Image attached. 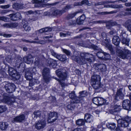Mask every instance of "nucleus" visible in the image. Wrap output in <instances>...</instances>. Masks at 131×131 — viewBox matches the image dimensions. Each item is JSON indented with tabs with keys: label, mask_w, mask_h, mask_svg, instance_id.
<instances>
[{
	"label": "nucleus",
	"mask_w": 131,
	"mask_h": 131,
	"mask_svg": "<svg viewBox=\"0 0 131 131\" xmlns=\"http://www.w3.org/2000/svg\"><path fill=\"white\" fill-rule=\"evenodd\" d=\"M94 22L95 24H101L104 22L103 21L101 20L96 21H94Z\"/></svg>",
	"instance_id": "obj_58"
},
{
	"label": "nucleus",
	"mask_w": 131,
	"mask_h": 131,
	"mask_svg": "<svg viewBox=\"0 0 131 131\" xmlns=\"http://www.w3.org/2000/svg\"><path fill=\"white\" fill-rule=\"evenodd\" d=\"M107 7H111L114 8H122L123 7L121 5L111 4L108 5Z\"/></svg>",
	"instance_id": "obj_38"
},
{
	"label": "nucleus",
	"mask_w": 131,
	"mask_h": 131,
	"mask_svg": "<svg viewBox=\"0 0 131 131\" xmlns=\"http://www.w3.org/2000/svg\"><path fill=\"white\" fill-rule=\"evenodd\" d=\"M122 106L125 109L128 110L130 109L131 105L130 101L127 99L124 100L123 102Z\"/></svg>",
	"instance_id": "obj_14"
},
{
	"label": "nucleus",
	"mask_w": 131,
	"mask_h": 131,
	"mask_svg": "<svg viewBox=\"0 0 131 131\" xmlns=\"http://www.w3.org/2000/svg\"><path fill=\"white\" fill-rule=\"evenodd\" d=\"M125 5L126 6H131V2L129 3H125Z\"/></svg>",
	"instance_id": "obj_64"
},
{
	"label": "nucleus",
	"mask_w": 131,
	"mask_h": 131,
	"mask_svg": "<svg viewBox=\"0 0 131 131\" xmlns=\"http://www.w3.org/2000/svg\"><path fill=\"white\" fill-rule=\"evenodd\" d=\"M93 102L94 104L96 105H101L105 103L106 101L102 97H96L93 98Z\"/></svg>",
	"instance_id": "obj_6"
},
{
	"label": "nucleus",
	"mask_w": 131,
	"mask_h": 131,
	"mask_svg": "<svg viewBox=\"0 0 131 131\" xmlns=\"http://www.w3.org/2000/svg\"><path fill=\"white\" fill-rule=\"evenodd\" d=\"M73 6L71 5H68L62 9V10L65 12V13L69 9L73 8Z\"/></svg>",
	"instance_id": "obj_39"
},
{
	"label": "nucleus",
	"mask_w": 131,
	"mask_h": 131,
	"mask_svg": "<svg viewBox=\"0 0 131 131\" xmlns=\"http://www.w3.org/2000/svg\"><path fill=\"white\" fill-rule=\"evenodd\" d=\"M120 39L117 36H114L112 39V42L116 46H118L120 43Z\"/></svg>",
	"instance_id": "obj_22"
},
{
	"label": "nucleus",
	"mask_w": 131,
	"mask_h": 131,
	"mask_svg": "<svg viewBox=\"0 0 131 131\" xmlns=\"http://www.w3.org/2000/svg\"><path fill=\"white\" fill-rule=\"evenodd\" d=\"M7 110L6 107L4 106H0V113L5 111Z\"/></svg>",
	"instance_id": "obj_45"
},
{
	"label": "nucleus",
	"mask_w": 131,
	"mask_h": 131,
	"mask_svg": "<svg viewBox=\"0 0 131 131\" xmlns=\"http://www.w3.org/2000/svg\"><path fill=\"white\" fill-rule=\"evenodd\" d=\"M72 131H83V130L82 128H77L74 129Z\"/></svg>",
	"instance_id": "obj_60"
},
{
	"label": "nucleus",
	"mask_w": 131,
	"mask_h": 131,
	"mask_svg": "<svg viewBox=\"0 0 131 131\" xmlns=\"http://www.w3.org/2000/svg\"><path fill=\"white\" fill-rule=\"evenodd\" d=\"M43 29L44 31V32H49L51 31L52 30V29L51 28H43Z\"/></svg>",
	"instance_id": "obj_53"
},
{
	"label": "nucleus",
	"mask_w": 131,
	"mask_h": 131,
	"mask_svg": "<svg viewBox=\"0 0 131 131\" xmlns=\"http://www.w3.org/2000/svg\"><path fill=\"white\" fill-rule=\"evenodd\" d=\"M34 114L35 115V117H39L40 116L41 113L40 112L38 111L34 112Z\"/></svg>",
	"instance_id": "obj_48"
},
{
	"label": "nucleus",
	"mask_w": 131,
	"mask_h": 131,
	"mask_svg": "<svg viewBox=\"0 0 131 131\" xmlns=\"http://www.w3.org/2000/svg\"><path fill=\"white\" fill-rule=\"evenodd\" d=\"M85 19V16L84 14H83L81 16L79 17H78L76 21H74L71 24H74L76 23L80 25L81 24V22L84 21Z\"/></svg>",
	"instance_id": "obj_19"
},
{
	"label": "nucleus",
	"mask_w": 131,
	"mask_h": 131,
	"mask_svg": "<svg viewBox=\"0 0 131 131\" xmlns=\"http://www.w3.org/2000/svg\"><path fill=\"white\" fill-rule=\"evenodd\" d=\"M49 72V69L47 68H45L42 71V74L43 79L45 82L47 83L50 80Z\"/></svg>",
	"instance_id": "obj_4"
},
{
	"label": "nucleus",
	"mask_w": 131,
	"mask_h": 131,
	"mask_svg": "<svg viewBox=\"0 0 131 131\" xmlns=\"http://www.w3.org/2000/svg\"><path fill=\"white\" fill-rule=\"evenodd\" d=\"M106 126L108 128H109L111 130H113L116 127L115 124L114 123H108L107 124Z\"/></svg>",
	"instance_id": "obj_36"
},
{
	"label": "nucleus",
	"mask_w": 131,
	"mask_h": 131,
	"mask_svg": "<svg viewBox=\"0 0 131 131\" xmlns=\"http://www.w3.org/2000/svg\"><path fill=\"white\" fill-rule=\"evenodd\" d=\"M118 125V127H125L128 125V124L124 119H119L117 121Z\"/></svg>",
	"instance_id": "obj_15"
},
{
	"label": "nucleus",
	"mask_w": 131,
	"mask_h": 131,
	"mask_svg": "<svg viewBox=\"0 0 131 131\" xmlns=\"http://www.w3.org/2000/svg\"><path fill=\"white\" fill-rule=\"evenodd\" d=\"M92 86L95 90L99 89L101 88L100 83L97 84L95 85V84L94 85H93Z\"/></svg>",
	"instance_id": "obj_50"
},
{
	"label": "nucleus",
	"mask_w": 131,
	"mask_h": 131,
	"mask_svg": "<svg viewBox=\"0 0 131 131\" xmlns=\"http://www.w3.org/2000/svg\"><path fill=\"white\" fill-rule=\"evenodd\" d=\"M56 73L58 77L62 80L66 79L67 74L66 70L63 69H59L56 71Z\"/></svg>",
	"instance_id": "obj_2"
},
{
	"label": "nucleus",
	"mask_w": 131,
	"mask_h": 131,
	"mask_svg": "<svg viewBox=\"0 0 131 131\" xmlns=\"http://www.w3.org/2000/svg\"><path fill=\"white\" fill-rule=\"evenodd\" d=\"M70 35V33L69 32H67L66 33H63L62 32L60 33V36L61 37H65L67 36Z\"/></svg>",
	"instance_id": "obj_42"
},
{
	"label": "nucleus",
	"mask_w": 131,
	"mask_h": 131,
	"mask_svg": "<svg viewBox=\"0 0 131 131\" xmlns=\"http://www.w3.org/2000/svg\"><path fill=\"white\" fill-rule=\"evenodd\" d=\"M84 118L85 121L89 123L92 122L93 119V116L88 113H86L85 114Z\"/></svg>",
	"instance_id": "obj_18"
},
{
	"label": "nucleus",
	"mask_w": 131,
	"mask_h": 131,
	"mask_svg": "<svg viewBox=\"0 0 131 131\" xmlns=\"http://www.w3.org/2000/svg\"><path fill=\"white\" fill-rule=\"evenodd\" d=\"M69 96L71 99L73 100L74 98L76 97L75 92L72 91L69 94Z\"/></svg>",
	"instance_id": "obj_46"
},
{
	"label": "nucleus",
	"mask_w": 131,
	"mask_h": 131,
	"mask_svg": "<svg viewBox=\"0 0 131 131\" xmlns=\"http://www.w3.org/2000/svg\"><path fill=\"white\" fill-rule=\"evenodd\" d=\"M121 38L122 39L121 42L123 44L128 46L129 45L130 39H126L125 37L126 36V34L124 32H122L120 35Z\"/></svg>",
	"instance_id": "obj_9"
},
{
	"label": "nucleus",
	"mask_w": 131,
	"mask_h": 131,
	"mask_svg": "<svg viewBox=\"0 0 131 131\" xmlns=\"http://www.w3.org/2000/svg\"><path fill=\"white\" fill-rule=\"evenodd\" d=\"M5 88L7 92L11 93L14 91L15 86L14 84L10 83L6 85Z\"/></svg>",
	"instance_id": "obj_10"
},
{
	"label": "nucleus",
	"mask_w": 131,
	"mask_h": 131,
	"mask_svg": "<svg viewBox=\"0 0 131 131\" xmlns=\"http://www.w3.org/2000/svg\"><path fill=\"white\" fill-rule=\"evenodd\" d=\"M46 126V122L43 120L39 121L35 124V127L37 129H42L45 127Z\"/></svg>",
	"instance_id": "obj_8"
},
{
	"label": "nucleus",
	"mask_w": 131,
	"mask_h": 131,
	"mask_svg": "<svg viewBox=\"0 0 131 131\" xmlns=\"http://www.w3.org/2000/svg\"><path fill=\"white\" fill-rule=\"evenodd\" d=\"M121 106L119 105H116L114 106L113 108L110 110V112L112 114H113L114 112L119 111L121 110Z\"/></svg>",
	"instance_id": "obj_23"
},
{
	"label": "nucleus",
	"mask_w": 131,
	"mask_h": 131,
	"mask_svg": "<svg viewBox=\"0 0 131 131\" xmlns=\"http://www.w3.org/2000/svg\"><path fill=\"white\" fill-rule=\"evenodd\" d=\"M100 81V77L99 75H94L92 76L91 79V83Z\"/></svg>",
	"instance_id": "obj_24"
},
{
	"label": "nucleus",
	"mask_w": 131,
	"mask_h": 131,
	"mask_svg": "<svg viewBox=\"0 0 131 131\" xmlns=\"http://www.w3.org/2000/svg\"><path fill=\"white\" fill-rule=\"evenodd\" d=\"M58 117V114L56 112L50 113L47 120L48 123H51L53 122L57 119Z\"/></svg>",
	"instance_id": "obj_5"
},
{
	"label": "nucleus",
	"mask_w": 131,
	"mask_h": 131,
	"mask_svg": "<svg viewBox=\"0 0 131 131\" xmlns=\"http://www.w3.org/2000/svg\"><path fill=\"white\" fill-rule=\"evenodd\" d=\"M22 7L21 5L18 3H14L13 5V8L17 10L21 9Z\"/></svg>",
	"instance_id": "obj_34"
},
{
	"label": "nucleus",
	"mask_w": 131,
	"mask_h": 131,
	"mask_svg": "<svg viewBox=\"0 0 131 131\" xmlns=\"http://www.w3.org/2000/svg\"><path fill=\"white\" fill-rule=\"evenodd\" d=\"M124 119L125 121L126 122H127L128 125L129 124V123H130L131 122V117H130L128 116H126L124 118Z\"/></svg>",
	"instance_id": "obj_47"
},
{
	"label": "nucleus",
	"mask_w": 131,
	"mask_h": 131,
	"mask_svg": "<svg viewBox=\"0 0 131 131\" xmlns=\"http://www.w3.org/2000/svg\"><path fill=\"white\" fill-rule=\"evenodd\" d=\"M91 83V84H92V85H94V84H95V85H96V84H98L100 83V81H96V82H92V83Z\"/></svg>",
	"instance_id": "obj_62"
},
{
	"label": "nucleus",
	"mask_w": 131,
	"mask_h": 131,
	"mask_svg": "<svg viewBox=\"0 0 131 131\" xmlns=\"http://www.w3.org/2000/svg\"><path fill=\"white\" fill-rule=\"evenodd\" d=\"M11 100L7 96H4L3 99V101L5 103L9 104H11Z\"/></svg>",
	"instance_id": "obj_30"
},
{
	"label": "nucleus",
	"mask_w": 131,
	"mask_h": 131,
	"mask_svg": "<svg viewBox=\"0 0 131 131\" xmlns=\"http://www.w3.org/2000/svg\"><path fill=\"white\" fill-rule=\"evenodd\" d=\"M77 125L79 126H81L84 125L85 124V121L84 119H80L76 121Z\"/></svg>",
	"instance_id": "obj_28"
},
{
	"label": "nucleus",
	"mask_w": 131,
	"mask_h": 131,
	"mask_svg": "<svg viewBox=\"0 0 131 131\" xmlns=\"http://www.w3.org/2000/svg\"><path fill=\"white\" fill-rule=\"evenodd\" d=\"M14 69L12 68H9L8 69V71L9 72H10L11 74H13V71Z\"/></svg>",
	"instance_id": "obj_61"
},
{
	"label": "nucleus",
	"mask_w": 131,
	"mask_h": 131,
	"mask_svg": "<svg viewBox=\"0 0 131 131\" xmlns=\"http://www.w3.org/2000/svg\"><path fill=\"white\" fill-rule=\"evenodd\" d=\"M57 58L60 61H65L66 59V58L65 55H59Z\"/></svg>",
	"instance_id": "obj_31"
},
{
	"label": "nucleus",
	"mask_w": 131,
	"mask_h": 131,
	"mask_svg": "<svg viewBox=\"0 0 131 131\" xmlns=\"http://www.w3.org/2000/svg\"><path fill=\"white\" fill-rule=\"evenodd\" d=\"M47 62L50 67H52L54 69L56 68L57 65L56 60L53 59L49 58L47 60Z\"/></svg>",
	"instance_id": "obj_16"
},
{
	"label": "nucleus",
	"mask_w": 131,
	"mask_h": 131,
	"mask_svg": "<svg viewBox=\"0 0 131 131\" xmlns=\"http://www.w3.org/2000/svg\"><path fill=\"white\" fill-rule=\"evenodd\" d=\"M96 55L97 57L100 59L103 58V56L106 57H110V55L108 53L104 52H98L97 53Z\"/></svg>",
	"instance_id": "obj_21"
},
{
	"label": "nucleus",
	"mask_w": 131,
	"mask_h": 131,
	"mask_svg": "<svg viewBox=\"0 0 131 131\" xmlns=\"http://www.w3.org/2000/svg\"><path fill=\"white\" fill-rule=\"evenodd\" d=\"M91 46L94 50H97L98 48L97 46L94 45H92Z\"/></svg>",
	"instance_id": "obj_63"
},
{
	"label": "nucleus",
	"mask_w": 131,
	"mask_h": 131,
	"mask_svg": "<svg viewBox=\"0 0 131 131\" xmlns=\"http://www.w3.org/2000/svg\"><path fill=\"white\" fill-rule=\"evenodd\" d=\"M96 68L102 72L105 71L106 70V67L103 64H100L97 65Z\"/></svg>",
	"instance_id": "obj_27"
},
{
	"label": "nucleus",
	"mask_w": 131,
	"mask_h": 131,
	"mask_svg": "<svg viewBox=\"0 0 131 131\" xmlns=\"http://www.w3.org/2000/svg\"><path fill=\"white\" fill-rule=\"evenodd\" d=\"M1 26L4 28H10V23H6L1 25Z\"/></svg>",
	"instance_id": "obj_52"
},
{
	"label": "nucleus",
	"mask_w": 131,
	"mask_h": 131,
	"mask_svg": "<svg viewBox=\"0 0 131 131\" xmlns=\"http://www.w3.org/2000/svg\"><path fill=\"white\" fill-rule=\"evenodd\" d=\"M88 3V0H84L82 1L81 2H78L75 4V6H81L83 4H87Z\"/></svg>",
	"instance_id": "obj_35"
},
{
	"label": "nucleus",
	"mask_w": 131,
	"mask_h": 131,
	"mask_svg": "<svg viewBox=\"0 0 131 131\" xmlns=\"http://www.w3.org/2000/svg\"><path fill=\"white\" fill-rule=\"evenodd\" d=\"M18 25L17 23H10V28H15Z\"/></svg>",
	"instance_id": "obj_54"
},
{
	"label": "nucleus",
	"mask_w": 131,
	"mask_h": 131,
	"mask_svg": "<svg viewBox=\"0 0 131 131\" xmlns=\"http://www.w3.org/2000/svg\"><path fill=\"white\" fill-rule=\"evenodd\" d=\"M25 118V116L23 114H22L13 118L12 120V122H21L24 121Z\"/></svg>",
	"instance_id": "obj_12"
},
{
	"label": "nucleus",
	"mask_w": 131,
	"mask_h": 131,
	"mask_svg": "<svg viewBox=\"0 0 131 131\" xmlns=\"http://www.w3.org/2000/svg\"><path fill=\"white\" fill-rule=\"evenodd\" d=\"M64 13L65 12L62 10H57L53 11L52 13V14L53 15L55 16L57 15L60 16Z\"/></svg>",
	"instance_id": "obj_25"
},
{
	"label": "nucleus",
	"mask_w": 131,
	"mask_h": 131,
	"mask_svg": "<svg viewBox=\"0 0 131 131\" xmlns=\"http://www.w3.org/2000/svg\"><path fill=\"white\" fill-rule=\"evenodd\" d=\"M0 20L5 22H7L9 20V19L8 18L5 17L4 16H0Z\"/></svg>",
	"instance_id": "obj_44"
},
{
	"label": "nucleus",
	"mask_w": 131,
	"mask_h": 131,
	"mask_svg": "<svg viewBox=\"0 0 131 131\" xmlns=\"http://www.w3.org/2000/svg\"><path fill=\"white\" fill-rule=\"evenodd\" d=\"M45 1V0H41V1H39L38 0H34L32 1V3H35L36 4H40L42 2H44Z\"/></svg>",
	"instance_id": "obj_49"
},
{
	"label": "nucleus",
	"mask_w": 131,
	"mask_h": 131,
	"mask_svg": "<svg viewBox=\"0 0 131 131\" xmlns=\"http://www.w3.org/2000/svg\"><path fill=\"white\" fill-rule=\"evenodd\" d=\"M36 71L35 68H31L26 72L25 76L27 80H30L32 79V74L35 72Z\"/></svg>",
	"instance_id": "obj_7"
},
{
	"label": "nucleus",
	"mask_w": 131,
	"mask_h": 131,
	"mask_svg": "<svg viewBox=\"0 0 131 131\" xmlns=\"http://www.w3.org/2000/svg\"><path fill=\"white\" fill-rule=\"evenodd\" d=\"M9 16L10 17L11 19L13 21L18 20L21 18V14L19 13L10 14Z\"/></svg>",
	"instance_id": "obj_13"
},
{
	"label": "nucleus",
	"mask_w": 131,
	"mask_h": 131,
	"mask_svg": "<svg viewBox=\"0 0 131 131\" xmlns=\"http://www.w3.org/2000/svg\"><path fill=\"white\" fill-rule=\"evenodd\" d=\"M79 96L82 98H83L87 95V93L85 91H83L79 93Z\"/></svg>",
	"instance_id": "obj_40"
},
{
	"label": "nucleus",
	"mask_w": 131,
	"mask_h": 131,
	"mask_svg": "<svg viewBox=\"0 0 131 131\" xmlns=\"http://www.w3.org/2000/svg\"><path fill=\"white\" fill-rule=\"evenodd\" d=\"M72 59L81 64L90 63L94 61V56L88 53L82 52L80 55H74L72 57Z\"/></svg>",
	"instance_id": "obj_1"
},
{
	"label": "nucleus",
	"mask_w": 131,
	"mask_h": 131,
	"mask_svg": "<svg viewBox=\"0 0 131 131\" xmlns=\"http://www.w3.org/2000/svg\"><path fill=\"white\" fill-rule=\"evenodd\" d=\"M116 53L118 56L121 58L124 59L127 57V55L130 53V51L128 50L124 49V51L119 49H117Z\"/></svg>",
	"instance_id": "obj_3"
},
{
	"label": "nucleus",
	"mask_w": 131,
	"mask_h": 131,
	"mask_svg": "<svg viewBox=\"0 0 131 131\" xmlns=\"http://www.w3.org/2000/svg\"><path fill=\"white\" fill-rule=\"evenodd\" d=\"M80 12V11H79L73 13L69 14L68 15L67 17L69 19H72L75 17L77 14Z\"/></svg>",
	"instance_id": "obj_37"
},
{
	"label": "nucleus",
	"mask_w": 131,
	"mask_h": 131,
	"mask_svg": "<svg viewBox=\"0 0 131 131\" xmlns=\"http://www.w3.org/2000/svg\"><path fill=\"white\" fill-rule=\"evenodd\" d=\"M83 98L81 97L80 96L79 97L76 96L73 100V102L75 103H79L81 102L83 100Z\"/></svg>",
	"instance_id": "obj_33"
},
{
	"label": "nucleus",
	"mask_w": 131,
	"mask_h": 131,
	"mask_svg": "<svg viewBox=\"0 0 131 131\" xmlns=\"http://www.w3.org/2000/svg\"><path fill=\"white\" fill-rule=\"evenodd\" d=\"M29 80V85L31 87L33 86L36 83H39L38 82V80L36 79H32Z\"/></svg>",
	"instance_id": "obj_32"
},
{
	"label": "nucleus",
	"mask_w": 131,
	"mask_h": 131,
	"mask_svg": "<svg viewBox=\"0 0 131 131\" xmlns=\"http://www.w3.org/2000/svg\"><path fill=\"white\" fill-rule=\"evenodd\" d=\"M33 59L32 56L31 55H29L27 56L24 57L23 58V60L25 63L28 64H29L30 63L32 62Z\"/></svg>",
	"instance_id": "obj_20"
},
{
	"label": "nucleus",
	"mask_w": 131,
	"mask_h": 131,
	"mask_svg": "<svg viewBox=\"0 0 131 131\" xmlns=\"http://www.w3.org/2000/svg\"><path fill=\"white\" fill-rule=\"evenodd\" d=\"M63 51L67 55H69L70 54V52L68 50L65 49H63Z\"/></svg>",
	"instance_id": "obj_55"
},
{
	"label": "nucleus",
	"mask_w": 131,
	"mask_h": 131,
	"mask_svg": "<svg viewBox=\"0 0 131 131\" xmlns=\"http://www.w3.org/2000/svg\"><path fill=\"white\" fill-rule=\"evenodd\" d=\"M116 12L115 11H112L110 12H103L101 13L102 15H105L106 14H112L114 13H115Z\"/></svg>",
	"instance_id": "obj_51"
},
{
	"label": "nucleus",
	"mask_w": 131,
	"mask_h": 131,
	"mask_svg": "<svg viewBox=\"0 0 131 131\" xmlns=\"http://www.w3.org/2000/svg\"><path fill=\"white\" fill-rule=\"evenodd\" d=\"M9 5H2L0 6L3 9H6L10 7Z\"/></svg>",
	"instance_id": "obj_56"
},
{
	"label": "nucleus",
	"mask_w": 131,
	"mask_h": 131,
	"mask_svg": "<svg viewBox=\"0 0 131 131\" xmlns=\"http://www.w3.org/2000/svg\"><path fill=\"white\" fill-rule=\"evenodd\" d=\"M102 44L107 48L111 52H113V48L111 44H110L108 40L107 39H105L104 42H102Z\"/></svg>",
	"instance_id": "obj_17"
},
{
	"label": "nucleus",
	"mask_w": 131,
	"mask_h": 131,
	"mask_svg": "<svg viewBox=\"0 0 131 131\" xmlns=\"http://www.w3.org/2000/svg\"><path fill=\"white\" fill-rule=\"evenodd\" d=\"M123 89L121 88L118 90L117 91L116 94L114 97L115 100L117 101L119 99H122L124 96L122 92Z\"/></svg>",
	"instance_id": "obj_11"
},
{
	"label": "nucleus",
	"mask_w": 131,
	"mask_h": 131,
	"mask_svg": "<svg viewBox=\"0 0 131 131\" xmlns=\"http://www.w3.org/2000/svg\"><path fill=\"white\" fill-rule=\"evenodd\" d=\"M50 51L51 54L53 56L57 58L59 54H58L56 53L55 52L54 50L52 49H50Z\"/></svg>",
	"instance_id": "obj_43"
},
{
	"label": "nucleus",
	"mask_w": 131,
	"mask_h": 131,
	"mask_svg": "<svg viewBox=\"0 0 131 131\" xmlns=\"http://www.w3.org/2000/svg\"><path fill=\"white\" fill-rule=\"evenodd\" d=\"M8 126L7 123L0 122V129L2 130L5 129Z\"/></svg>",
	"instance_id": "obj_29"
},
{
	"label": "nucleus",
	"mask_w": 131,
	"mask_h": 131,
	"mask_svg": "<svg viewBox=\"0 0 131 131\" xmlns=\"http://www.w3.org/2000/svg\"><path fill=\"white\" fill-rule=\"evenodd\" d=\"M23 28L26 31H28L30 30L31 28L27 22L23 21Z\"/></svg>",
	"instance_id": "obj_26"
},
{
	"label": "nucleus",
	"mask_w": 131,
	"mask_h": 131,
	"mask_svg": "<svg viewBox=\"0 0 131 131\" xmlns=\"http://www.w3.org/2000/svg\"><path fill=\"white\" fill-rule=\"evenodd\" d=\"M11 102V104H10V105H13L14 106V107H15L17 106V103L16 102H14L13 100H12Z\"/></svg>",
	"instance_id": "obj_57"
},
{
	"label": "nucleus",
	"mask_w": 131,
	"mask_h": 131,
	"mask_svg": "<svg viewBox=\"0 0 131 131\" xmlns=\"http://www.w3.org/2000/svg\"><path fill=\"white\" fill-rule=\"evenodd\" d=\"M9 12L8 10H2L1 12V13L2 15L4 14H5L7 12Z\"/></svg>",
	"instance_id": "obj_59"
},
{
	"label": "nucleus",
	"mask_w": 131,
	"mask_h": 131,
	"mask_svg": "<svg viewBox=\"0 0 131 131\" xmlns=\"http://www.w3.org/2000/svg\"><path fill=\"white\" fill-rule=\"evenodd\" d=\"M34 63L35 65L37 66H39V65H40L41 62L40 61V59L38 57V58H36Z\"/></svg>",
	"instance_id": "obj_41"
}]
</instances>
